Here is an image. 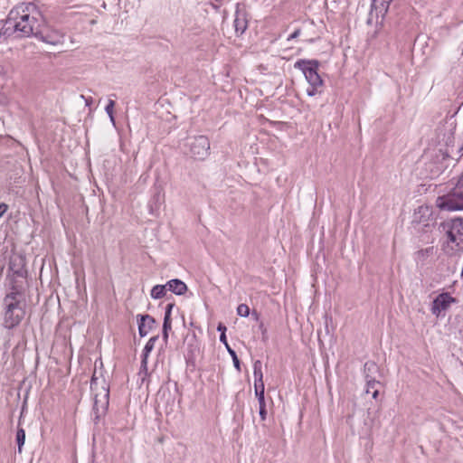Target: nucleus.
<instances>
[{
	"label": "nucleus",
	"instance_id": "obj_12",
	"mask_svg": "<svg viewBox=\"0 0 463 463\" xmlns=\"http://www.w3.org/2000/svg\"><path fill=\"white\" fill-rule=\"evenodd\" d=\"M165 286H166L167 290H169L176 295H179V296L184 295L187 290L186 284L178 279L169 280L165 284Z\"/></svg>",
	"mask_w": 463,
	"mask_h": 463
},
{
	"label": "nucleus",
	"instance_id": "obj_23",
	"mask_svg": "<svg viewBox=\"0 0 463 463\" xmlns=\"http://www.w3.org/2000/svg\"><path fill=\"white\" fill-rule=\"evenodd\" d=\"M114 107H115V101L113 99H109V102L105 108V110L113 124L115 123Z\"/></svg>",
	"mask_w": 463,
	"mask_h": 463
},
{
	"label": "nucleus",
	"instance_id": "obj_28",
	"mask_svg": "<svg viewBox=\"0 0 463 463\" xmlns=\"http://www.w3.org/2000/svg\"><path fill=\"white\" fill-rule=\"evenodd\" d=\"M303 34V32L301 29H296L288 37V41H291V40H294L298 37H299L300 35Z\"/></svg>",
	"mask_w": 463,
	"mask_h": 463
},
{
	"label": "nucleus",
	"instance_id": "obj_4",
	"mask_svg": "<svg viewBox=\"0 0 463 463\" xmlns=\"http://www.w3.org/2000/svg\"><path fill=\"white\" fill-rule=\"evenodd\" d=\"M437 206L444 211L463 210V173L452 190L437 199Z\"/></svg>",
	"mask_w": 463,
	"mask_h": 463
},
{
	"label": "nucleus",
	"instance_id": "obj_3",
	"mask_svg": "<svg viewBox=\"0 0 463 463\" xmlns=\"http://www.w3.org/2000/svg\"><path fill=\"white\" fill-rule=\"evenodd\" d=\"M318 66L317 60H298L294 64V68L300 70L309 83L307 93L311 97L321 93L320 89L323 86V80L317 72Z\"/></svg>",
	"mask_w": 463,
	"mask_h": 463
},
{
	"label": "nucleus",
	"instance_id": "obj_30",
	"mask_svg": "<svg viewBox=\"0 0 463 463\" xmlns=\"http://www.w3.org/2000/svg\"><path fill=\"white\" fill-rule=\"evenodd\" d=\"M220 341L225 345V346H230L227 342L226 334L222 332L220 335Z\"/></svg>",
	"mask_w": 463,
	"mask_h": 463
},
{
	"label": "nucleus",
	"instance_id": "obj_24",
	"mask_svg": "<svg viewBox=\"0 0 463 463\" xmlns=\"http://www.w3.org/2000/svg\"><path fill=\"white\" fill-rule=\"evenodd\" d=\"M227 351L228 353L230 354V355L232 356V362H233V364L235 366V368L240 372L241 371V365H240V361H239V358L236 354V352L232 349L230 346H227Z\"/></svg>",
	"mask_w": 463,
	"mask_h": 463
},
{
	"label": "nucleus",
	"instance_id": "obj_19",
	"mask_svg": "<svg viewBox=\"0 0 463 463\" xmlns=\"http://www.w3.org/2000/svg\"><path fill=\"white\" fill-rule=\"evenodd\" d=\"M167 291L166 286L165 285H156L152 288L150 296L154 299H159L165 296Z\"/></svg>",
	"mask_w": 463,
	"mask_h": 463
},
{
	"label": "nucleus",
	"instance_id": "obj_32",
	"mask_svg": "<svg viewBox=\"0 0 463 463\" xmlns=\"http://www.w3.org/2000/svg\"><path fill=\"white\" fill-rule=\"evenodd\" d=\"M422 211H428V208H427V207H425V208H424V207H422V206H421V207H420V208H419V212L420 213V212H422Z\"/></svg>",
	"mask_w": 463,
	"mask_h": 463
},
{
	"label": "nucleus",
	"instance_id": "obj_33",
	"mask_svg": "<svg viewBox=\"0 0 463 463\" xmlns=\"http://www.w3.org/2000/svg\"><path fill=\"white\" fill-rule=\"evenodd\" d=\"M94 384H95V380H94V379H92V380H91V389H93Z\"/></svg>",
	"mask_w": 463,
	"mask_h": 463
},
{
	"label": "nucleus",
	"instance_id": "obj_17",
	"mask_svg": "<svg viewBox=\"0 0 463 463\" xmlns=\"http://www.w3.org/2000/svg\"><path fill=\"white\" fill-rule=\"evenodd\" d=\"M234 26L237 33H243L247 29V20L243 14L236 12V18L234 20Z\"/></svg>",
	"mask_w": 463,
	"mask_h": 463
},
{
	"label": "nucleus",
	"instance_id": "obj_5",
	"mask_svg": "<svg viewBox=\"0 0 463 463\" xmlns=\"http://www.w3.org/2000/svg\"><path fill=\"white\" fill-rule=\"evenodd\" d=\"M442 230L447 234L451 249L463 250V218H454L444 222Z\"/></svg>",
	"mask_w": 463,
	"mask_h": 463
},
{
	"label": "nucleus",
	"instance_id": "obj_1",
	"mask_svg": "<svg viewBox=\"0 0 463 463\" xmlns=\"http://www.w3.org/2000/svg\"><path fill=\"white\" fill-rule=\"evenodd\" d=\"M43 17L35 5L22 3L14 7L8 14L0 34L10 36L17 33L21 37L41 34Z\"/></svg>",
	"mask_w": 463,
	"mask_h": 463
},
{
	"label": "nucleus",
	"instance_id": "obj_21",
	"mask_svg": "<svg viewBox=\"0 0 463 463\" xmlns=\"http://www.w3.org/2000/svg\"><path fill=\"white\" fill-rule=\"evenodd\" d=\"M16 441L18 445V451L21 453L25 441V431L23 429H18L16 432Z\"/></svg>",
	"mask_w": 463,
	"mask_h": 463
},
{
	"label": "nucleus",
	"instance_id": "obj_15",
	"mask_svg": "<svg viewBox=\"0 0 463 463\" xmlns=\"http://www.w3.org/2000/svg\"><path fill=\"white\" fill-rule=\"evenodd\" d=\"M253 375H254V387L258 386L259 384L264 385L263 383V373H262V364L260 360H257L253 364Z\"/></svg>",
	"mask_w": 463,
	"mask_h": 463
},
{
	"label": "nucleus",
	"instance_id": "obj_25",
	"mask_svg": "<svg viewBox=\"0 0 463 463\" xmlns=\"http://www.w3.org/2000/svg\"><path fill=\"white\" fill-rule=\"evenodd\" d=\"M237 314L240 317H247L250 314V308L246 304H240L237 307Z\"/></svg>",
	"mask_w": 463,
	"mask_h": 463
},
{
	"label": "nucleus",
	"instance_id": "obj_8",
	"mask_svg": "<svg viewBox=\"0 0 463 463\" xmlns=\"http://www.w3.org/2000/svg\"><path fill=\"white\" fill-rule=\"evenodd\" d=\"M455 299L450 297L448 293L439 294L433 301L431 305V313L437 317H439L441 313L449 308L450 304Z\"/></svg>",
	"mask_w": 463,
	"mask_h": 463
},
{
	"label": "nucleus",
	"instance_id": "obj_27",
	"mask_svg": "<svg viewBox=\"0 0 463 463\" xmlns=\"http://www.w3.org/2000/svg\"><path fill=\"white\" fill-rule=\"evenodd\" d=\"M173 307H174L173 303H169L166 305L164 318H167V320H171V311H172Z\"/></svg>",
	"mask_w": 463,
	"mask_h": 463
},
{
	"label": "nucleus",
	"instance_id": "obj_14",
	"mask_svg": "<svg viewBox=\"0 0 463 463\" xmlns=\"http://www.w3.org/2000/svg\"><path fill=\"white\" fill-rule=\"evenodd\" d=\"M109 388L103 387L101 394H95L94 408L97 409L99 403L101 404L102 409H106L109 404Z\"/></svg>",
	"mask_w": 463,
	"mask_h": 463
},
{
	"label": "nucleus",
	"instance_id": "obj_26",
	"mask_svg": "<svg viewBox=\"0 0 463 463\" xmlns=\"http://www.w3.org/2000/svg\"><path fill=\"white\" fill-rule=\"evenodd\" d=\"M376 368V364L373 362H366L364 364V374H369V373Z\"/></svg>",
	"mask_w": 463,
	"mask_h": 463
},
{
	"label": "nucleus",
	"instance_id": "obj_13",
	"mask_svg": "<svg viewBox=\"0 0 463 463\" xmlns=\"http://www.w3.org/2000/svg\"><path fill=\"white\" fill-rule=\"evenodd\" d=\"M315 27L316 25L313 21L306 24L305 32L302 34L305 37V42L314 43L320 38L319 33L314 31Z\"/></svg>",
	"mask_w": 463,
	"mask_h": 463
},
{
	"label": "nucleus",
	"instance_id": "obj_16",
	"mask_svg": "<svg viewBox=\"0 0 463 463\" xmlns=\"http://www.w3.org/2000/svg\"><path fill=\"white\" fill-rule=\"evenodd\" d=\"M37 37H40L43 42L50 43L52 45H57L62 43V37L59 33L43 34V31L41 30V34H38Z\"/></svg>",
	"mask_w": 463,
	"mask_h": 463
},
{
	"label": "nucleus",
	"instance_id": "obj_22",
	"mask_svg": "<svg viewBox=\"0 0 463 463\" xmlns=\"http://www.w3.org/2000/svg\"><path fill=\"white\" fill-rule=\"evenodd\" d=\"M171 328H172L171 320H167V318H164L162 335H163V340L165 343H167V341H168V332L171 330Z\"/></svg>",
	"mask_w": 463,
	"mask_h": 463
},
{
	"label": "nucleus",
	"instance_id": "obj_9",
	"mask_svg": "<svg viewBox=\"0 0 463 463\" xmlns=\"http://www.w3.org/2000/svg\"><path fill=\"white\" fill-rule=\"evenodd\" d=\"M138 333L141 337L146 336L156 326V320L149 315H137Z\"/></svg>",
	"mask_w": 463,
	"mask_h": 463
},
{
	"label": "nucleus",
	"instance_id": "obj_6",
	"mask_svg": "<svg viewBox=\"0 0 463 463\" xmlns=\"http://www.w3.org/2000/svg\"><path fill=\"white\" fill-rule=\"evenodd\" d=\"M190 153L196 160H204L210 155V141L205 136H198L189 143Z\"/></svg>",
	"mask_w": 463,
	"mask_h": 463
},
{
	"label": "nucleus",
	"instance_id": "obj_10",
	"mask_svg": "<svg viewBox=\"0 0 463 463\" xmlns=\"http://www.w3.org/2000/svg\"><path fill=\"white\" fill-rule=\"evenodd\" d=\"M158 335L152 336L147 343L146 344L143 354H142V360H141V365H140V373L147 374V363H148V356L149 354L152 352V350L155 347L156 342L158 340Z\"/></svg>",
	"mask_w": 463,
	"mask_h": 463
},
{
	"label": "nucleus",
	"instance_id": "obj_2",
	"mask_svg": "<svg viewBox=\"0 0 463 463\" xmlns=\"http://www.w3.org/2000/svg\"><path fill=\"white\" fill-rule=\"evenodd\" d=\"M22 295V288L16 281H14L10 293L4 298V304L5 306L4 326L8 329L17 326L25 315V311L21 305Z\"/></svg>",
	"mask_w": 463,
	"mask_h": 463
},
{
	"label": "nucleus",
	"instance_id": "obj_7",
	"mask_svg": "<svg viewBox=\"0 0 463 463\" xmlns=\"http://www.w3.org/2000/svg\"><path fill=\"white\" fill-rule=\"evenodd\" d=\"M25 258L21 254H14L10 258L9 269L14 276L18 278H26L27 270L25 269Z\"/></svg>",
	"mask_w": 463,
	"mask_h": 463
},
{
	"label": "nucleus",
	"instance_id": "obj_29",
	"mask_svg": "<svg viewBox=\"0 0 463 463\" xmlns=\"http://www.w3.org/2000/svg\"><path fill=\"white\" fill-rule=\"evenodd\" d=\"M8 205L5 203H0V218L6 213Z\"/></svg>",
	"mask_w": 463,
	"mask_h": 463
},
{
	"label": "nucleus",
	"instance_id": "obj_20",
	"mask_svg": "<svg viewBox=\"0 0 463 463\" xmlns=\"http://www.w3.org/2000/svg\"><path fill=\"white\" fill-rule=\"evenodd\" d=\"M392 1V0H373L372 6L379 10L380 13L386 12Z\"/></svg>",
	"mask_w": 463,
	"mask_h": 463
},
{
	"label": "nucleus",
	"instance_id": "obj_11",
	"mask_svg": "<svg viewBox=\"0 0 463 463\" xmlns=\"http://www.w3.org/2000/svg\"><path fill=\"white\" fill-rule=\"evenodd\" d=\"M265 386L259 384L255 388V395L258 399L259 405H260V416L261 420H265L267 418V411H266V402H265Z\"/></svg>",
	"mask_w": 463,
	"mask_h": 463
},
{
	"label": "nucleus",
	"instance_id": "obj_31",
	"mask_svg": "<svg viewBox=\"0 0 463 463\" xmlns=\"http://www.w3.org/2000/svg\"><path fill=\"white\" fill-rule=\"evenodd\" d=\"M217 330H218L219 332H221V334H222V332H223V333H225V332H226L227 328H226V326H225L222 323H219V325H218V326H217Z\"/></svg>",
	"mask_w": 463,
	"mask_h": 463
},
{
	"label": "nucleus",
	"instance_id": "obj_18",
	"mask_svg": "<svg viewBox=\"0 0 463 463\" xmlns=\"http://www.w3.org/2000/svg\"><path fill=\"white\" fill-rule=\"evenodd\" d=\"M366 392H370L372 391V395L373 399H376L379 391L375 389V385L379 384L380 383L376 381L374 378L371 377L369 374H366Z\"/></svg>",
	"mask_w": 463,
	"mask_h": 463
}]
</instances>
